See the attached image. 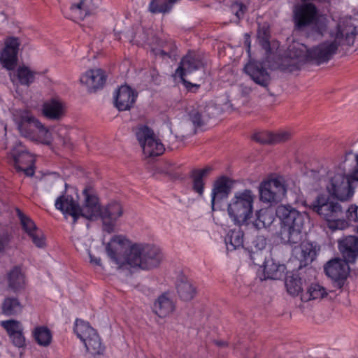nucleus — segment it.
<instances>
[{
	"instance_id": "obj_60",
	"label": "nucleus",
	"mask_w": 358,
	"mask_h": 358,
	"mask_svg": "<svg viewBox=\"0 0 358 358\" xmlns=\"http://www.w3.org/2000/svg\"><path fill=\"white\" fill-rule=\"evenodd\" d=\"M357 232H358V226H357Z\"/></svg>"
},
{
	"instance_id": "obj_39",
	"label": "nucleus",
	"mask_w": 358,
	"mask_h": 358,
	"mask_svg": "<svg viewBox=\"0 0 358 358\" xmlns=\"http://www.w3.org/2000/svg\"><path fill=\"white\" fill-rule=\"evenodd\" d=\"M34 337L37 343L41 346H48L52 341L50 330L46 327H36L33 331Z\"/></svg>"
},
{
	"instance_id": "obj_9",
	"label": "nucleus",
	"mask_w": 358,
	"mask_h": 358,
	"mask_svg": "<svg viewBox=\"0 0 358 358\" xmlns=\"http://www.w3.org/2000/svg\"><path fill=\"white\" fill-rule=\"evenodd\" d=\"M338 34L333 41H327L314 46L309 50L310 60L317 64H321L329 61L336 53L341 45V37Z\"/></svg>"
},
{
	"instance_id": "obj_57",
	"label": "nucleus",
	"mask_w": 358,
	"mask_h": 358,
	"mask_svg": "<svg viewBox=\"0 0 358 358\" xmlns=\"http://www.w3.org/2000/svg\"><path fill=\"white\" fill-rule=\"evenodd\" d=\"M6 245V240L2 237H0V252H1Z\"/></svg>"
},
{
	"instance_id": "obj_19",
	"label": "nucleus",
	"mask_w": 358,
	"mask_h": 358,
	"mask_svg": "<svg viewBox=\"0 0 358 358\" xmlns=\"http://www.w3.org/2000/svg\"><path fill=\"white\" fill-rule=\"evenodd\" d=\"M137 93L127 85H122L115 96V105L120 111L129 110L134 106Z\"/></svg>"
},
{
	"instance_id": "obj_30",
	"label": "nucleus",
	"mask_w": 358,
	"mask_h": 358,
	"mask_svg": "<svg viewBox=\"0 0 358 358\" xmlns=\"http://www.w3.org/2000/svg\"><path fill=\"white\" fill-rule=\"evenodd\" d=\"M36 74L37 73L36 71H31L27 66H23L18 67L16 75L10 73L9 76L13 83H14L15 78H17L20 85L29 86L34 83Z\"/></svg>"
},
{
	"instance_id": "obj_53",
	"label": "nucleus",
	"mask_w": 358,
	"mask_h": 358,
	"mask_svg": "<svg viewBox=\"0 0 358 358\" xmlns=\"http://www.w3.org/2000/svg\"><path fill=\"white\" fill-rule=\"evenodd\" d=\"M34 165H27L22 166V169H15L17 171H23L26 176H32L34 174Z\"/></svg>"
},
{
	"instance_id": "obj_59",
	"label": "nucleus",
	"mask_w": 358,
	"mask_h": 358,
	"mask_svg": "<svg viewBox=\"0 0 358 358\" xmlns=\"http://www.w3.org/2000/svg\"><path fill=\"white\" fill-rule=\"evenodd\" d=\"M353 179L356 181H358V171L354 173Z\"/></svg>"
},
{
	"instance_id": "obj_54",
	"label": "nucleus",
	"mask_w": 358,
	"mask_h": 358,
	"mask_svg": "<svg viewBox=\"0 0 358 358\" xmlns=\"http://www.w3.org/2000/svg\"><path fill=\"white\" fill-rule=\"evenodd\" d=\"M260 42L262 47L264 49L270 48V42H269V36H259Z\"/></svg>"
},
{
	"instance_id": "obj_45",
	"label": "nucleus",
	"mask_w": 358,
	"mask_h": 358,
	"mask_svg": "<svg viewBox=\"0 0 358 358\" xmlns=\"http://www.w3.org/2000/svg\"><path fill=\"white\" fill-rule=\"evenodd\" d=\"M231 11L235 15L238 21L243 17L247 11V6L241 2H235L231 6Z\"/></svg>"
},
{
	"instance_id": "obj_35",
	"label": "nucleus",
	"mask_w": 358,
	"mask_h": 358,
	"mask_svg": "<svg viewBox=\"0 0 358 358\" xmlns=\"http://www.w3.org/2000/svg\"><path fill=\"white\" fill-rule=\"evenodd\" d=\"M1 309L3 315L12 316L21 313L22 306L17 298L7 297L2 303Z\"/></svg>"
},
{
	"instance_id": "obj_31",
	"label": "nucleus",
	"mask_w": 358,
	"mask_h": 358,
	"mask_svg": "<svg viewBox=\"0 0 358 358\" xmlns=\"http://www.w3.org/2000/svg\"><path fill=\"white\" fill-rule=\"evenodd\" d=\"M212 168L207 166L203 169H194L192 171L191 178L192 179V189L202 196L204 189L203 178L206 177Z\"/></svg>"
},
{
	"instance_id": "obj_33",
	"label": "nucleus",
	"mask_w": 358,
	"mask_h": 358,
	"mask_svg": "<svg viewBox=\"0 0 358 358\" xmlns=\"http://www.w3.org/2000/svg\"><path fill=\"white\" fill-rule=\"evenodd\" d=\"M179 0H151L148 10L152 14L166 13L171 11L173 5Z\"/></svg>"
},
{
	"instance_id": "obj_49",
	"label": "nucleus",
	"mask_w": 358,
	"mask_h": 358,
	"mask_svg": "<svg viewBox=\"0 0 358 358\" xmlns=\"http://www.w3.org/2000/svg\"><path fill=\"white\" fill-rule=\"evenodd\" d=\"M13 344L17 348H22L25 345V338L23 335L22 331L10 336Z\"/></svg>"
},
{
	"instance_id": "obj_16",
	"label": "nucleus",
	"mask_w": 358,
	"mask_h": 358,
	"mask_svg": "<svg viewBox=\"0 0 358 358\" xmlns=\"http://www.w3.org/2000/svg\"><path fill=\"white\" fill-rule=\"evenodd\" d=\"M17 215L20 220L22 229L31 239L33 243L38 248L45 246V238L43 232L36 227L34 221L19 209H17Z\"/></svg>"
},
{
	"instance_id": "obj_48",
	"label": "nucleus",
	"mask_w": 358,
	"mask_h": 358,
	"mask_svg": "<svg viewBox=\"0 0 358 358\" xmlns=\"http://www.w3.org/2000/svg\"><path fill=\"white\" fill-rule=\"evenodd\" d=\"M273 269L272 268H269L268 266H266L264 268V273L266 275L267 278L276 280L279 279L282 274L280 272H279L280 266L277 267L276 266H273Z\"/></svg>"
},
{
	"instance_id": "obj_40",
	"label": "nucleus",
	"mask_w": 358,
	"mask_h": 358,
	"mask_svg": "<svg viewBox=\"0 0 358 358\" xmlns=\"http://www.w3.org/2000/svg\"><path fill=\"white\" fill-rule=\"evenodd\" d=\"M309 50L307 47L302 43H295L290 46L289 49V57L295 58L300 62H304L309 59Z\"/></svg>"
},
{
	"instance_id": "obj_32",
	"label": "nucleus",
	"mask_w": 358,
	"mask_h": 358,
	"mask_svg": "<svg viewBox=\"0 0 358 358\" xmlns=\"http://www.w3.org/2000/svg\"><path fill=\"white\" fill-rule=\"evenodd\" d=\"M206 107L203 106H192L188 112V116L194 127H200L206 124L209 116L206 114Z\"/></svg>"
},
{
	"instance_id": "obj_36",
	"label": "nucleus",
	"mask_w": 358,
	"mask_h": 358,
	"mask_svg": "<svg viewBox=\"0 0 358 358\" xmlns=\"http://www.w3.org/2000/svg\"><path fill=\"white\" fill-rule=\"evenodd\" d=\"M327 295L326 289L322 285L315 283L310 285L307 292L301 294V299L303 301H308L310 300L322 299Z\"/></svg>"
},
{
	"instance_id": "obj_2",
	"label": "nucleus",
	"mask_w": 358,
	"mask_h": 358,
	"mask_svg": "<svg viewBox=\"0 0 358 358\" xmlns=\"http://www.w3.org/2000/svg\"><path fill=\"white\" fill-rule=\"evenodd\" d=\"M275 215L281 222L279 233L281 241L292 245L300 243L303 238L302 229L308 219L307 215L290 205L278 206Z\"/></svg>"
},
{
	"instance_id": "obj_38",
	"label": "nucleus",
	"mask_w": 358,
	"mask_h": 358,
	"mask_svg": "<svg viewBox=\"0 0 358 358\" xmlns=\"http://www.w3.org/2000/svg\"><path fill=\"white\" fill-rule=\"evenodd\" d=\"M24 276L20 268H13L8 273V285L14 292L22 289L24 286Z\"/></svg>"
},
{
	"instance_id": "obj_29",
	"label": "nucleus",
	"mask_w": 358,
	"mask_h": 358,
	"mask_svg": "<svg viewBox=\"0 0 358 358\" xmlns=\"http://www.w3.org/2000/svg\"><path fill=\"white\" fill-rule=\"evenodd\" d=\"M275 220V214L272 209L262 208L255 213V218L251 222L252 226L259 230L269 227Z\"/></svg>"
},
{
	"instance_id": "obj_20",
	"label": "nucleus",
	"mask_w": 358,
	"mask_h": 358,
	"mask_svg": "<svg viewBox=\"0 0 358 358\" xmlns=\"http://www.w3.org/2000/svg\"><path fill=\"white\" fill-rule=\"evenodd\" d=\"M97 5L93 0H78L71 6V17L76 20H83L86 17L95 14Z\"/></svg>"
},
{
	"instance_id": "obj_8",
	"label": "nucleus",
	"mask_w": 358,
	"mask_h": 358,
	"mask_svg": "<svg viewBox=\"0 0 358 358\" xmlns=\"http://www.w3.org/2000/svg\"><path fill=\"white\" fill-rule=\"evenodd\" d=\"M327 189L331 196L342 201H348L354 194V188L350 178L341 173L331 178Z\"/></svg>"
},
{
	"instance_id": "obj_15",
	"label": "nucleus",
	"mask_w": 358,
	"mask_h": 358,
	"mask_svg": "<svg viewBox=\"0 0 358 358\" xmlns=\"http://www.w3.org/2000/svg\"><path fill=\"white\" fill-rule=\"evenodd\" d=\"M85 196L84 203L82 207L79 206L78 219L82 217L87 220H93L98 216L101 217V208L100 207L98 197L90 193L88 189L83 190Z\"/></svg>"
},
{
	"instance_id": "obj_51",
	"label": "nucleus",
	"mask_w": 358,
	"mask_h": 358,
	"mask_svg": "<svg viewBox=\"0 0 358 358\" xmlns=\"http://www.w3.org/2000/svg\"><path fill=\"white\" fill-rule=\"evenodd\" d=\"M255 248L257 250H262L266 245V239L264 236H257L253 241Z\"/></svg>"
},
{
	"instance_id": "obj_4",
	"label": "nucleus",
	"mask_w": 358,
	"mask_h": 358,
	"mask_svg": "<svg viewBox=\"0 0 358 358\" xmlns=\"http://www.w3.org/2000/svg\"><path fill=\"white\" fill-rule=\"evenodd\" d=\"M310 208L328 222V227L332 231L343 230L349 227L343 217V210L338 202L329 196L319 194L310 205Z\"/></svg>"
},
{
	"instance_id": "obj_41",
	"label": "nucleus",
	"mask_w": 358,
	"mask_h": 358,
	"mask_svg": "<svg viewBox=\"0 0 358 358\" xmlns=\"http://www.w3.org/2000/svg\"><path fill=\"white\" fill-rule=\"evenodd\" d=\"M285 286L287 292L292 296H297L302 290V282L297 275L287 276Z\"/></svg>"
},
{
	"instance_id": "obj_52",
	"label": "nucleus",
	"mask_w": 358,
	"mask_h": 358,
	"mask_svg": "<svg viewBox=\"0 0 358 358\" xmlns=\"http://www.w3.org/2000/svg\"><path fill=\"white\" fill-rule=\"evenodd\" d=\"M347 217L350 221H356L357 220V207L351 206L347 210Z\"/></svg>"
},
{
	"instance_id": "obj_43",
	"label": "nucleus",
	"mask_w": 358,
	"mask_h": 358,
	"mask_svg": "<svg viewBox=\"0 0 358 358\" xmlns=\"http://www.w3.org/2000/svg\"><path fill=\"white\" fill-rule=\"evenodd\" d=\"M1 326L5 329L9 337L20 331H23L20 322L15 320L1 321Z\"/></svg>"
},
{
	"instance_id": "obj_47",
	"label": "nucleus",
	"mask_w": 358,
	"mask_h": 358,
	"mask_svg": "<svg viewBox=\"0 0 358 358\" xmlns=\"http://www.w3.org/2000/svg\"><path fill=\"white\" fill-rule=\"evenodd\" d=\"M271 143H280L287 141L290 138V133L288 131H280L278 133L272 134L271 133Z\"/></svg>"
},
{
	"instance_id": "obj_22",
	"label": "nucleus",
	"mask_w": 358,
	"mask_h": 358,
	"mask_svg": "<svg viewBox=\"0 0 358 358\" xmlns=\"http://www.w3.org/2000/svg\"><path fill=\"white\" fill-rule=\"evenodd\" d=\"M316 245L310 242H303L299 248L294 249L296 259L299 261V268L305 267L312 263L315 259L317 251Z\"/></svg>"
},
{
	"instance_id": "obj_44",
	"label": "nucleus",
	"mask_w": 358,
	"mask_h": 358,
	"mask_svg": "<svg viewBox=\"0 0 358 358\" xmlns=\"http://www.w3.org/2000/svg\"><path fill=\"white\" fill-rule=\"evenodd\" d=\"M176 49L177 47L173 42H166L164 45H162V49L156 52V55H159L162 57L166 56L169 58H172L176 56Z\"/></svg>"
},
{
	"instance_id": "obj_34",
	"label": "nucleus",
	"mask_w": 358,
	"mask_h": 358,
	"mask_svg": "<svg viewBox=\"0 0 358 358\" xmlns=\"http://www.w3.org/2000/svg\"><path fill=\"white\" fill-rule=\"evenodd\" d=\"M225 243L228 250H234L243 245V232L240 229L230 230L226 238Z\"/></svg>"
},
{
	"instance_id": "obj_17",
	"label": "nucleus",
	"mask_w": 358,
	"mask_h": 358,
	"mask_svg": "<svg viewBox=\"0 0 358 358\" xmlns=\"http://www.w3.org/2000/svg\"><path fill=\"white\" fill-rule=\"evenodd\" d=\"M56 209L60 210L65 216L73 218V224L78 220L79 203L71 195L64 194L57 198L55 203Z\"/></svg>"
},
{
	"instance_id": "obj_23",
	"label": "nucleus",
	"mask_w": 358,
	"mask_h": 358,
	"mask_svg": "<svg viewBox=\"0 0 358 358\" xmlns=\"http://www.w3.org/2000/svg\"><path fill=\"white\" fill-rule=\"evenodd\" d=\"M244 69L255 83L262 87L268 85L271 80L270 76L261 64L249 63Z\"/></svg>"
},
{
	"instance_id": "obj_37",
	"label": "nucleus",
	"mask_w": 358,
	"mask_h": 358,
	"mask_svg": "<svg viewBox=\"0 0 358 358\" xmlns=\"http://www.w3.org/2000/svg\"><path fill=\"white\" fill-rule=\"evenodd\" d=\"M74 332L84 342L96 332V330L88 322L77 319L75 323Z\"/></svg>"
},
{
	"instance_id": "obj_56",
	"label": "nucleus",
	"mask_w": 358,
	"mask_h": 358,
	"mask_svg": "<svg viewBox=\"0 0 358 358\" xmlns=\"http://www.w3.org/2000/svg\"><path fill=\"white\" fill-rule=\"evenodd\" d=\"M90 257L91 263L95 264L96 265H98V266H101V260L100 258L95 257L91 255H90Z\"/></svg>"
},
{
	"instance_id": "obj_42",
	"label": "nucleus",
	"mask_w": 358,
	"mask_h": 358,
	"mask_svg": "<svg viewBox=\"0 0 358 358\" xmlns=\"http://www.w3.org/2000/svg\"><path fill=\"white\" fill-rule=\"evenodd\" d=\"M83 343L87 350L92 354H101L103 351V347L96 331Z\"/></svg>"
},
{
	"instance_id": "obj_10",
	"label": "nucleus",
	"mask_w": 358,
	"mask_h": 358,
	"mask_svg": "<svg viewBox=\"0 0 358 358\" xmlns=\"http://www.w3.org/2000/svg\"><path fill=\"white\" fill-rule=\"evenodd\" d=\"M324 271L334 281V287L341 289L349 275L350 267L346 261L336 258L327 262L324 266Z\"/></svg>"
},
{
	"instance_id": "obj_13",
	"label": "nucleus",
	"mask_w": 358,
	"mask_h": 358,
	"mask_svg": "<svg viewBox=\"0 0 358 358\" xmlns=\"http://www.w3.org/2000/svg\"><path fill=\"white\" fill-rule=\"evenodd\" d=\"M318 13L316 7L313 3H304L298 6L294 11L295 27L302 29L316 23Z\"/></svg>"
},
{
	"instance_id": "obj_50",
	"label": "nucleus",
	"mask_w": 358,
	"mask_h": 358,
	"mask_svg": "<svg viewBox=\"0 0 358 358\" xmlns=\"http://www.w3.org/2000/svg\"><path fill=\"white\" fill-rule=\"evenodd\" d=\"M271 136H272L271 133L262 132V133L255 134L253 136V138L255 141H256L260 143H262V144L272 143H271V140H272Z\"/></svg>"
},
{
	"instance_id": "obj_18",
	"label": "nucleus",
	"mask_w": 358,
	"mask_h": 358,
	"mask_svg": "<svg viewBox=\"0 0 358 358\" xmlns=\"http://www.w3.org/2000/svg\"><path fill=\"white\" fill-rule=\"evenodd\" d=\"M106 81V76L101 69H90L80 77L81 83L91 92L102 88Z\"/></svg>"
},
{
	"instance_id": "obj_12",
	"label": "nucleus",
	"mask_w": 358,
	"mask_h": 358,
	"mask_svg": "<svg viewBox=\"0 0 358 358\" xmlns=\"http://www.w3.org/2000/svg\"><path fill=\"white\" fill-rule=\"evenodd\" d=\"M20 45L17 37L8 36L5 38L4 48L0 54V62L6 69L12 71L16 67Z\"/></svg>"
},
{
	"instance_id": "obj_3",
	"label": "nucleus",
	"mask_w": 358,
	"mask_h": 358,
	"mask_svg": "<svg viewBox=\"0 0 358 358\" xmlns=\"http://www.w3.org/2000/svg\"><path fill=\"white\" fill-rule=\"evenodd\" d=\"M13 118L20 134L31 141L50 143L48 129L28 110H15Z\"/></svg>"
},
{
	"instance_id": "obj_24",
	"label": "nucleus",
	"mask_w": 358,
	"mask_h": 358,
	"mask_svg": "<svg viewBox=\"0 0 358 358\" xmlns=\"http://www.w3.org/2000/svg\"><path fill=\"white\" fill-rule=\"evenodd\" d=\"M11 156L13 159V165L15 169H22V166L34 165V157L26 150L21 143H17L11 151Z\"/></svg>"
},
{
	"instance_id": "obj_11",
	"label": "nucleus",
	"mask_w": 358,
	"mask_h": 358,
	"mask_svg": "<svg viewBox=\"0 0 358 358\" xmlns=\"http://www.w3.org/2000/svg\"><path fill=\"white\" fill-rule=\"evenodd\" d=\"M203 66V62L202 56L194 52H189L182 58L180 65L176 71V74L181 78L187 87L189 86L199 87V85H192L191 83L185 80L184 76L194 71L199 70Z\"/></svg>"
},
{
	"instance_id": "obj_58",
	"label": "nucleus",
	"mask_w": 358,
	"mask_h": 358,
	"mask_svg": "<svg viewBox=\"0 0 358 358\" xmlns=\"http://www.w3.org/2000/svg\"><path fill=\"white\" fill-rule=\"evenodd\" d=\"M214 343L216 345L221 347V348L227 346V343H225L224 341H215Z\"/></svg>"
},
{
	"instance_id": "obj_46",
	"label": "nucleus",
	"mask_w": 358,
	"mask_h": 358,
	"mask_svg": "<svg viewBox=\"0 0 358 358\" xmlns=\"http://www.w3.org/2000/svg\"><path fill=\"white\" fill-rule=\"evenodd\" d=\"M339 36H342L340 38L341 40V45H346L348 46H351L354 44L355 39L356 35L358 34L355 27L352 29L350 32H348L345 34V38H343L344 36H343L342 33H338Z\"/></svg>"
},
{
	"instance_id": "obj_27",
	"label": "nucleus",
	"mask_w": 358,
	"mask_h": 358,
	"mask_svg": "<svg viewBox=\"0 0 358 358\" xmlns=\"http://www.w3.org/2000/svg\"><path fill=\"white\" fill-rule=\"evenodd\" d=\"M175 310V304L169 293L161 294L154 303L153 312L159 317H165Z\"/></svg>"
},
{
	"instance_id": "obj_7",
	"label": "nucleus",
	"mask_w": 358,
	"mask_h": 358,
	"mask_svg": "<svg viewBox=\"0 0 358 358\" xmlns=\"http://www.w3.org/2000/svg\"><path fill=\"white\" fill-rule=\"evenodd\" d=\"M286 192L284 179L282 177L273 178L261 185L260 199L266 203H277L284 197Z\"/></svg>"
},
{
	"instance_id": "obj_55",
	"label": "nucleus",
	"mask_w": 358,
	"mask_h": 358,
	"mask_svg": "<svg viewBox=\"0 0 358 358\" xmlns=\"http://www.w3.org/2000/svg\"><path fill=\"white\" fill-rule=\"evenodd\" d=\"M62 144L66 148H71V143L68 138L59 137Z\"/></svg>"
},
{
	"instance_id": "obj_21",
	"label": "nucleus",
	"mask_w": 358,
	"mask_h": 358,
	"mask_svg": "<svg viewBox=\"0 0 358 358\" xmlns=\"http://www.w3.org/2000/svg\"><path fill=\"white\" fill-rule=\"evenodd\" d=\"M338 248L343 260L354 263L358 257V238L349 236L338 241Z\"/></svg>"
},
{
	"instance_id": "obj_1",
	"label": "nucleus",
	"mask_w": 358,
	"mask_h": 358,
	"mask_svg": "<svg viewBox=\"0 0 358 358\" xmlns=\"http://www.w3.org/2000/svg\"><path fill=\"white\" fill-rule=\"evenodd\" d=\"M108 256L119 270L138 268L150 270L158 267L162 259L161 250L153 245L134 243L122 235L112 237L106 247Z\"/></svg>"
},
{
	"instance_id": "obj_14",
	"label": "nucleus",
	"mask_w": 358,
	"mask_h": 358,
	"mask_svg": "<svg viewBox=\"0 0 358 358\" xmlns=\"http://www.w3.org/2000/svg\"><path fill=\"white\" fill-rule=\"evenodd\" d=\"M122 205L116 201L110 202L101 209V218L103 221V229L108 234L114 231L115 222L122 216Z\"/></svg>"
},
{
	"instance_id": "obj_5",
	"label": "nucleus",
	"mask_w": 358,
	"mask_h": 358,
	"mask_svg": "<svg viewBox=\"0 0 358 358\" xmlns=\"http://www.w3.org/2000/svg\"><path fill=\"white\" fill-rule=\"evenodd\" d=\"M255 195L250 189L237 192L227 205L229 217L234 224L248 225L253 213Z\"/></svg>"
},
{
	"instance_id": "obj_6",
	"label": "nucleus",
	"mask_w": 358,
	"mask_h": 358,
	"mask_svg": "<svg viewBox=\"0 0 358 358\" xmlns=\"http://www.w3.org/2000/svg\"><path fill=\"white\" fill-rule=\"evenodd\" d=\"M136 136L146 157H156L163 154L165 150L164 145L148 126L138 127Z\"/></svg>"
},
{
	"instance_id": "obj_25",
	"label": "nucleus",
	"mask_w": 358,
	"mask_h": 358,
	"mask_svg": "<svg viewBox=\"0 0 358 358\" xmlns=\"http://www.w3.org/2000/svg\"><path fill=\"white\" fill-rule=\"evenodd\" d=\"M230 182V180L227 177H222L214 182L211 195V205L213 210H214V206L216 201H221L227 197L229 194L231 189Z\"/></svg>"
},
{
	"instance_id": "obj_26",
	"label": "nucleus",
	"mask_w": 358,
	"mask_h": 358,
	"mask_svg": "<svg viewBox=\"0 0 358 358\" xmlns=\"http://www.w3.org/2000/svg\"><path fill=\"white\" fill-rule=\"evenodd\" d=\"M42 113L49 120H59L64 115V106L59 100L52 99L43 103Z\"/></svg>"
},
{
	"instance_id": "obj_28",
	"label": "nucleus",
	"mask_w": 358,
	"mask_h": 358,
	"mask_svg": "<svg viewBox=\"0 0 358 358\" xmlns=\"http://www.w3.org/2000/svg\"><path fill=\"white\" fill-rule=\"evenodd\" d=\"M176 290L180 299L185 301H191L196 293V288L185 276H180L178 278Z\"/></svg>"
}]
</instances>
